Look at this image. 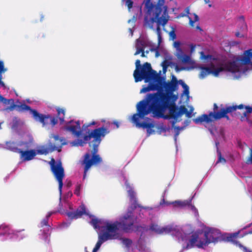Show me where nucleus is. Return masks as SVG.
<instances>
[{"label":"nucleus","instance_id":"obj_1","mask_svg":"<svg viewBox=\"0 0 252 252\" xmlns=\"http://www.w3.org/2000/svg\"><path fill=\"white\" fill-rule=\"evenodd\" d=\"M178 84L184 89L182 96L186 95L187 100H189V87L182 80L178 81L173 75L171 81L166 82L164 77L156 72L148 86H144L140 93L155 91L158 92L147 94L145 99L137 103V113L131 117V122L138 128H146L148 136L154 133L155 130L152 129L155 126L154 122L150 118H144V117L152 113L154 117L167 118V117H164V113L177 99V96L174 94L173 92L178 89Z\"/></svg>","mask_w":252,"mask_h":252},{"label":"nucleus","instance_id":"obj_2","mask_svg":"<svg viewBox=\"0 0 252 252\" xmlns=\"http://www.w3.org/2000/svg\"><path fill=\"white\" fill-rule=\"evenodd\" d=\"M131 213L124 216L120 222L112 221L106 220L92 219L91 223L95 229L103 232L98 235V240L93 252H96L103 243L108 240L117 239L121 237L120 229L128 231L134 223L133 218Z\"/></svg>","mask_w":252,"mask_h":252},{"label":"nucleus","instance_id":"obj_3","mask_svg":"<svg viewBox=\"0 0 252 252\" xmlns=\"http://www.w3.org/2000/svg\"><path fill=\"white\" fill-rule=\"evenodd\" d=\"M200 54L201 59L204 61V63H206L205 66L197 63L194 66L190 67H180L178 65H176L175 66L176 71L179 72L183 70H190L194 68H198L201 69L199 78L203 79L209 74H212L213 76L217 77L220 73L226 70L230 72L234 78L237 79L239 78L235 77L233 72L229 70V63L233 60L236 56L233 57L225 63H224L222 60L213 58L211 55H204L203 52H201Z\"/></svg>","mask_w":252,"mask_h":252},{"label":"nucleus","instance_id":"obj_4","mask_svg":"<svg viewBox=\"0 0 252 252\" xmlns=\"http://www.w3.org/2000/svg\"><path fill=\"white\" fill-rule=\"evenodd\" d=\"M150 0H147L145 2V24L151 29L154 28V22L164 26L169 19L167 7L164 5V0H158L157 4H153Z\"/></svg>","mask_w":252,"mask_h":252},{"label":"nucleus","instance_id":"obj_5","mask_svg":"<svg viewBox=\"0 0 252 252\" xmlns=\"http://www.w3.org/2000/svg\"><path fill=\"white\" fill-rule=\"evenodd\" d=\"M252 49L245 51L243 55L237 56L229 64V70L232 71L235 77H240L252 70Z\"/></svg>","mask_w":252,"mask_h":252},{"label":"nucleus","instance_id":"obj_6","mask_svg":"<svg viewBox=\"0 0 252 252\" xmlns=\"http://www.w3.org/2000/svg\"><path fill=\"white\" fill-rule=\"evenodd\" d=\"M179 231L181 233L178 236L176 237L178 238L179 241L184 242L186 244V246L183 244L184 249H189L194 247L204 248L208 245V241H206L204 234L196 233L187 234L180 227Z\"/></svg>","mask_w":252,"mask_h":252},{"label":"nucleus","instance_id":"obj_7","mask_svg":"<svg viewBox=\"0 0 252 252\" xmlns=\"http://www.w3.org/2000/svg\"><path fill=\"white\" fill-rule=\"evenodd\" d=\"M243 108V105L242 104L239 105V106H229L226 107L225 108H222L219 112H216V110L217 109L218 106L216 104H214V112H211L209 115H203L200 117L193 119V121L195 124H199L204 122H206V124H209L210 123H212L215 120L220 119L224 117H226L228 119V116H226L227 113L232 112L236 110L237 109H242Z\"/></svg>","mask_w":252,"mask_h":252},{"label":"nucleus","instance_id":"obj_8","mask_svg":"<svg viewBox=\"0 0 252 252\" xmlns=\"http://www.w3.org/2000/svg\"><path fill=\"white\" fill-rule=\"evenodd\" d=\"M106 128L103 127L96 128L93 130L88 135L83 136L82 139H77L71 142L72 146H83L84 144L86 143L88 141L93 138L92 142H94L93 146L94 147V153L97 152V147L99 145L101 139L105 135L108 133Z\"/></svg>","mask_w":252,"mask_h":252},{"label":"nucleus","instance_id":"obj_9","mask_svg":"<svg viewBox=\"0 0 252 252\" xmlns=\"http://www.w3.org/2000/svg\"><path fill=\"white\" fill-rule=\"evenodd\" d=\"M135 66L136 69L134 71L133 76L136 82L144 80L145 83H149L156 72L152 69L151 64L148 63L141 65L139 60L136 61Z\"/></svg>","mask_w":252,"mask_h":252},{"label":"nucleus","instance_id":"obj_10","mask_svg":"<svg viewBox=\"0 0 252 252\" xmlns=\"http://www.w3.org/2000/svg\"><path fill=\"white\" fill-rule=\"evenodd\" d=\"M50 139L48 146H39L35 150L36 151V155L37 154L46 155L55 150L60 152L61 150L62 146L66 144L64 139L62 138H60L58 135L51 134L50 136Z\"/></svg>","mask_w":252,"mask_h":252},{"label":"nucleus","instance_id":"obj_11","mask_svg":"<svg viewBox=\"0 0 252 252\" xmlns=\"http://www.w3.org/2000/svg\"><path fill=\"white\" fill-rule=\"evenodd\" d=\"M17 110L19 111H25L29 110L30 113L36 121L41 122L43 126L46 124H51L52 126H55L58 122V120L55 117L51 116L43 115L38 113L36 110L31 109V108L25 104H17L15 105Z\"/></svg>","mask_w":252,"mask_h":252},{"label":"nucleus","instance_id":"obj_12","mask_svg":"<svg viewBox=\"0 0 252 252\" xmlns=\"http://www.w3.org/2000/svg\"><path fill=\"white\" fill-rule=\"evenodd\" d=\"M92 125L99 126L98 122L93 121L88 125H84L82 128L79 121H70L67 122L64 126V129L71 132L75 137L79 138L83 135V130Z\"/></svg>","mask_w":252,"mask_h":252},{"label":"nucleus","instance_id":"obj_13","mask_svg":"<svg viewBox=\"0 0 252 252\" xmlns=\"http://www.w3.org/2000/svg\"><path fill=\"white\" fill-rule=\"evenodd\" d=\"M49 164L51 166V170L59 183V190L60 194V200H61V195L62 193V188L63 186V179L64 177V172L63 168L61 161L55 162L54 158H52Z\"/></svg>","mask_w":252,"mask_h":252},{"label":"nucleus","instance_id":"obj_14","mask_svg":"<svg viewBox=\"0 0 252 252\" xmlns=\"http://www.w3.org/2000/svg\"><path fill=\"white\" fill-rule=\"evenodd\" d=\"M193 110L192 107H190L189 110L188 111L187 109L184 106H180L179 108H174L170 109L171 117L169 118L170 122L173 126L177 122L181 120V118L184 114H186L188 118L191 117Z\"/></svg>","mask_w":252,"mask_h":252},{"label":"nucleus","instance_id":"obj_15","mask_svg":"<svg viewBox=\"0 0 252 252\" xmlns=\"http://www.w3.org/2000/svg\"><path fill=\"white\" fill-rule=\"evenodd\" d=\"M33 138L29 134H27L23 137V139L18 142H7L6 143L5 148L13 152L19 153L20 149L18 147H24V148L28 149L30 147L29 144L32 142Z\"/></svg>","mask_w":252,"mask_h":252},{"label":"nucleus","instance_id":"obj_16","mask_svg":"<svg viewBox=\"0 0 252 252\" xmlns=\"http://www.w3.org/2000/svg\"><path fill=\"white\" fill-rule=\"evenodd\" d=\"M174 47L176 49V56L178 59L182 63L187 64L193 67L196 64V63L191 58L190 56L186 55L184 53L180 48L181 43L179 41H175L173 44Z\"/></svg>","mask_w":252,"mask_h":252},{"label":"nucleus","instance_id":"obj_17","mask_svg":"<svg viewBox=\"0 0 252 252\" xmlns=\"http://www.w3.org/2000/svg\"><path fill=\"white\" fill-rule=\"evenodd\" d=\"M150 229L158 234H166L170 233L172 235L178 236L181 232L179 231V227L173 226H166L161 227L156 223L152 224L150 226Z\"/></svg>","mask_w":252,"mask_h":252},{"label":"nucleus","instance_id":"obj_18","mask_svg":"<svg viewBox=\"0 0 252 252\" xmlns=\"http://www.w3.org/2000/svg\"><path fill=\"white\" fill-rule=\"evenodd\" d=\"M90 158V154L87 153L84 156V159L82 161V164L85 165L83 179L86 177L87 171L93 165L97 164L101 161V158L98 155H94L91 159Z\"/></svg>","mask_w":252,"mask_h":252},{"label":"nucleus","instance_id":"obj_19","mask_svg":"<svg viewBox=\"0 0 252 252\" xmlns=\"http://www.w3.org/2000/svg\"><path fill=\"white\" fill-rule=\"evenodd\" d=\"M152 42L149 41L147 38L144 37H140L137 39L135 43V48L136 49L134 55H137L141 53V57H145L144 49L146 47H152Z\"/></svg>","mask_w":252,"mask_h":252},{"label":"nucleus","instance_id":"obj_20","mask_svg":"<svg viewBox=\"0 0 252 252\" xmlns=\"http://www.w3.org/2000/svg\"><path fill=\"white\" fill-rule=\"evenodd\" d=\"M67 206L71 211H66L65 214L71 219H78L83 215L89 216L88 211L86 209L84 205H81L76 210V211H72L73 210L72 205L71 203H68Z\"/></svg>","mask_w":252,"mask_h":252},{"label":"nucleus","instance_id":"obj_21","mask_svg":"<svg viewBox=\"0 0 252 252\" xmlns=\"http://www.w3.org/2000/svg\"><path fill=\"white\" fill-rule=\"evenodd\" d=\"M190 201L188 200H177L173 202H165L164 199L162 200V203L166 204L167 205H172L174 208H182L187 205H189L190 209L194 213V215L197 217L198 216L197 209L193 205H190Z\"/></svg>","mask_w":252,"mask_h":252},{"label":"nucleus","instance_id":"obj_22","mask_svg":"<svg viewBox=\"0 0 252 252\" xmlns=\"http://www.w3.org/2000/svg\"><path fill=\"white\" fill-rule=\"evenodd\" d=\"M19 153L20 154V158L23 161L32 160L36 156L35 150L23 151L20 149Z\"/></svg>","mask_w":252,"mask_h":252},{"label":"nucleus","instance_id":"obj_23","mask_svg":"<svg viewBox=\"0 0 252 252\" xmlns=\"http://www.w3.org/2000/svg\"><path fill=\"white\" fill-rule=\"evenodd\" d=\"M0 229H3L4 230V233H3V235H12L11 237L12 238H18L19 235L21 236V237L19 238L22 239L23 237L22 236V235L21 234V231H17L16 232V233L14 231L11 229L8 226L4 225H1L0 226Z\"/></svg>","mask_w":252,"mask_h":252},{"label":"nucleus","instance_id":"obj_24","mask_svg":"<svg viewBox=\"0 0 252 252\" xmlns=\"http://www.w3.org/2000/svg\"><path fill=\"white\" fill-rule=\"evenodd\" d=\"M125 185L126 186V189L130 197V201L133 205V208H136L137 204L136 203L135 193L132 190V188L128 185L127 181L126 180Z\"/></svg>","mask_w":252,"mask_h":252},{"label":"nucleus","instance_id":"obj_25","mask_svg":"<svg viewBox=\"0 0 252 252\" xmlns=\"http://www.w3.org/2000/svg\"><path fill=\"white\" fill-rule=\"evenodd\" d=\"M189 19V25L191 27H193L194 26V23L199 21L198 16L195 13L189 14V15H186Z\"/></svg>","mask_w":252,"mask_h":252},{"label":"nucleus","instance_id":"obj_26","mask_svg":"<svg viewBox=\"0 0 252 252\" xmlns=\"http://www.w3.org/2000/svg\"><path fill=\"white\" fill-rule=\"evenodd\" d=\"M55 213V212H50L46 215V218L43 220L41 222V227H43L44 226H47V221L49 218L53 214Z\"/></svg>","mask_w":252,"mask_h":252},{"label":"nucleus","instance_id":"obj_27","mask_svg":"<svg viewBox=\"0 0 252 252\" xmlns=\"http://www.w3.org/2000/svg\"><path fill=\"white\" fill-rule=\"evenodd\" d=\"M57 112L58 115L59 116V119L61 121V123L63 122L64 121V110L63 109L58 108L57 109Z\"/></svg>","mask_w":252,"mask_h":252},{"label":"nucleus","instance_id":"obj_28","mask_svg":"<svg viewBox=\"0 0 252 252\" xmlns=\"http://www.w3.org/2000/svg\"><path fill=\"white\" fill-rule=\"evenodd\" d=\"M185 128V126L182 127H174V130L175 132V136H174V140L175 141H177V137L179 135L180 131L184 130Z\"/></svg>","mask_w":252,"mask_h":252},{"label":"nucleus","instance_id":"obj_29","mask_svg":"<svg viewBox=\"0 0 252 252\" xmlns=\"http://www.w3.org/2000/svg\"><path fill=\"white\" fill-rule=\"evenodd\" d=\"M6 70L7 69L4 67L3 62L0 60V82H2V73L5 72Z\"/></svg>","mask_w":252,"mask_h":252},{"label":"nucleus","instance_id":"obj_30","mask_svg":"<svg viewBox=\"0 0 252 252\" xmlns=\"http://www.w3.org/2000/svg\"><path fill=\"white\" fill-rule=\"evenodd\" d=\"M157 24V28L156 29V32L158 35V40L159 43L160 42L161 37V31L160 28L159 27L160 25L163 26L162 24H158V22H156Z\"/></svg>","mask_w":252,"mask_h":252},{"label":"nucleus","instance_id":"obj_31","mask_svg":"<svg viewBox=\"0 0 252 252\" xmlns=\"http://www.w3.org/2000/svg\"><path fill=\"white\" fill-rule=\"evenodd\" d=\"M0 86H1V83H0ZM10 101L13 102V99H7L0 94V102H2L3 104H8Z\"/></svg>","mask_w":252,"mask_h":252},{"label":"nucleus","instance_id":"obj_32","mask_svg":"<svg viewBox=\"0 0 252 252\" xmlns=\"http://www.w3.org/2000/svg\"><path fill=\"white\" fill-rule=\"evenodd\" d=\"M122 242L126 247H128L131 244L132 241L128 239H123Z\"/></svg>","mask_w":252,"mask_h":252},{"label":"nucleus","instance_id":"obj_33","mask_svg":"<svg viewBox=\"0 0 252 252\" xmlns=\"http://www.w3.org/2000/svg\"><path fill=\"white\" fill-rule=\"evenodd\" d=\"M246 162L248 164H251L252 163V148L250 149V156L247 159Z\"/></svg>","mask_w":252,"mask_h":252},{"label":"nucleus","instance_id":"obj_34","mask_svg":"<svg viewBox=\"0 0 252 252\" xmlns=\"http://www.w3.org/2000/svg\"><path fill=\"white\" fill-rule=\"evenodd\" d=\"M81 188V185L80 184L76 186V189L74 190V194H75L77 196L80 195V190Z\"/></svg>","mask_w":252,"mask_h":252},{"label":"nucleus","instance_id":"obj_35","mask_svg":"<svg viewBox=\"0 0 252 252\" xmlns=\"http://www.w3.org/2000/svg\"><path fill=\"white\" fill-rule=\"evenodd\" d=\"M126 5L127 6L129 11H130V8H132L133 5V1L131 0H127L126 2Z\"/></svg>","mask_w":252,"mask_h":252},{"label":"nucleus","instance_id":"obj_36","mask_svg":"<svg viewBox=\"0 0 252 252\" xmlns=\"http://www.w3.org/2000/svg\"><path fill=\"white\" fill-rule=\"evenodd\" d=\"M219 159L217 162V163L219 162L225 163V159L221 157L220 153L218 152Z\"/></svg>","mask_w":252,"mask_h":252},{"label":"nucleus","instance_id":"obj_37","mask_svg":"<svg viewBox=\"0 0 252 252\" xmlns=\"http://www.w3.org/2000/svg\"><path fill=\"white\" fill-rule=\"evenodd\" d=\"M246 112L244 113V115L247 116V114L251 113L252 112V108L249 106L246 107Z\"/></svg>","mask_w":252,"mask_h":252},{"label":"nucleus","instance_id":"obj_38","mask_svg":"<svg viewBox=\"0 0 252 252\" xmlns=\"http://www.w3.org/2000/svg\"><path fill=\"white\" fill-rule=\"evenodd\" d=\"M169 35L170 37L173 40L175 39L176 37V34L174 31H171L169 33Z\"/></svg>","mask_w":252,"mask_h":252},{"label":"nucleus","instance_id":"obj_39","mask_svg":"<svg viewBox=\"0 0 252 252\" xmlns=\"http://www.w3.org/2000/svg\"><path fill=\"white\" fill-rule=\"evenodd\" d=\"M190 54H192L195 51V46L191 44V45H190Z\"/></svg>","mask_w":252,"mask_h":252},{"label":"nucleus","instance_id":"obj_40","mask_svg":"<svg viewBox=\"0 0 252 252\" xmlns=\"http://www.w3.org/2000/svg\"><path fill=\"white\" fill-rule=\"evenodd\" d=\"M190 123L189 121L187 120L184 122V126L185 127L187 126L188 125H189V123Z\"/></svg>","mask_w":252,"mask_h":252},{"label":"nucleus","instance_id":"obj_41","mask_svg":"<svg viewBox=\"0 0 252 252\" xmlns=\"http://www.w3.org/2000/svg\"><path fill=\"white\" fill-rule=\"evenodd\" d=\"M48 237V233H45L44 235V239L45 241L47 240Z\"/></svg>","mask_w":252,"mask_h":252},{"label":"nucleus","instance_id":"obj_42","mask_svg":"<svg viewBox=\"0 0 252 252\" xmlns=\"http://www.w3.org/2000/svg\"><path fill=\"white\" fill-rule=\"evenodd\" d=\"M162 66H163V70L164 72H165L166 71V67L164 65V63H162Z\"/></svg>","mask_w":252,"mask_h":252},{"label":"nucleus","instance_id":"obj_43","mask_svg":"<svg viewBox=\"0 0 252 252\" xmlns=\"http://www.w3.org/2000/svg\"><path fill=\"white\" fill-rule=\"evenodd\" d=\"M129 33L130 34V36H132L133 35V31L131 29H129Z\"/></svg>","mask_w":252,"mask_h":252},{"label":"nucleus","instance_id":"obj_44","mask_svg":"<svg viewBox=\"0 0 252 252\" xmlns=\"http://www.w3.org/2000/svg\"><path fill=\"white\" fill-rule=\"evenodd\" d=\"M185 10H186V12H187V13L188 14V15H189V14H190L189 13V8H187Z\"/></svg>","mask_w":252,"mask_h":252},{"label":"nucleus","instance_id":"obj_45","mask_svg":"<svg viewBox=\"0 0 252 252\" xmlns=\"http://www.w3.org/2000/svg\"><path fill=\"white\" fill-rule=\"evenodd\" d=\"M0 83H1V87H3L4 88H6V86H5V85L3 82H0Z\"/></svg>","mask_w":252,"mask_h":252},{"label":"nucleus","instance_id":"obj_46","mask_svg":"<svg viewBox=\"0 0 252 252\" xmlns=\"http://www.w3.org/2000/svg\"><path fill=\"white\" fill-rule=\"evenodd\" d=\"M242 22H243V29L244 30L246 29V24L244 23V21H243V20L242 19Z\"/></svg>","mask_w":252,"mask_h":252},{"label":"nucleus","instance_id":"obj_47","mask_svg":"<svg viewBox=\"0 0 252 252\" xmlns=\"http://www.w3.org/2000/svg\"><path fill=\"white\" fill-rule=\"evenodd\" d=\"M236 36L237 37H241L242 35H241L240 32H238L236 33Z\"/></svg>","mask_w":252,"mask_h":252},{"label":"nucleus","instance_id":"obj_48","mask_svg":"<svg viewBox=\"0 0 252 252\" xmlns=\"http://www.w3.org/2000/svg\"><path fill=\"white\" fill-rule=\"evenodd\" d=\"M114 124L115 125H116V126H117V128H118L119 127V124H118V122H114Z\"/></svg>","mask_w":252,"mask_h":252},{"label":"nucleus","instance_id":"obj_49","mask_svg":"<svg viewBox=\"0 0 252 252\" xmlns=\"http://www.w3.org/2000/svg\"><path fill=\"white\" fill-rule=\"evenodd\" d=\"M196 29L197 30H199L200 31H201V29L200 28V27L199 26H197L196 27Z\"/></svg>","mask_w":252,"mask_h":252},{"label":"nucleus","instance_id":"obj_50","mask_svg":"<svg viewBox=\"0 0 252 252\" xmlns=\"http://www.w3.org/2000/svg\"><path fill=\"white\" fill-rule=\"evenodd\" d=\"M204 1L206 3H208L209 2V0H204Z\"/></svg>","mask_w":252,"mask_h":252},{"label":"nucleus","instance_id":"obj_51","mask_svg":"<svg viewBox=\"0 0 252 252\" xmlns=\"http://www.w3.org/2000/svg\"><path fill=\"white\" fill-rule=\"evenodd\" d=\"M66 225V226H68V225H66V224L65 223H64L63 224V227L64 226V225Z\"/></svg>","mask_w":252,"mask_h":252},{"label":"nucleus","instance_id":"obj_52","mask_svg":"<svg viewBox=\"0 0 252 252\" xmlns=\"http://www.w3.org/2000/svg\"><path fill=\"white\" fill-rule=\"evenodd\" d=\"M85 251L86 252H89L87 251V247H86L85 248Z\"/></svg>","mask_w":252,"mask_h":252},{"label":"nucleus","instance_id":"obj_53","mask_svg":"<svg viewBox=\"0 0 252 252\" xmlns=\"http://www.w3.org/2000/svg\"><path fill=\"white\" fill-rule=\"evenodd\" d=\"M2 124V123H0V129L1 128V124Z\"/></svg>","mask_w":252,"mask_h":252},{"label":"nucleus","instance_id":"obj_54","mask_svg":"<svg viewBox=\"0 0 252 252\" xmlns=\"http://www.w3.org/2000/svg\"><path fill=\"white\" fill-rule=\"evenodd\" d=\"M209 7H211L212 6V5L211 4H209Z\"/></svg>","mask_w":252,"mask_h":252},{"label":"nucleus","instance_id":"obj_55","mask_svg":"<svg viewBox=\"0 0 252 252\" xmlns=\"http://www.w3.org/2000/svg\"><path fill=\"white\" fill-rule=\"evenodd\" d=\"M146 53L147 54H148V53H149V51H146Z\"/></svg>","mask_w":252,"mask_h":252},{"label":"nucleus","instance_id":"obj_56","mask_svg":"<svg viewBox=\"0 0 252 252\" xmlns=\"http://www.w3.org/2000/svg\"><path fill=\"white\" fill-rule=\"evenodd\" d=\"M140 250H143L142 248H141V249H140ZM144 250H145V249H143V251H144Z\"/></svg>","mask_w":252,"mask_h":252},{"label":"nucleus","instance_id":"obj_57","mask_svg":"<svg viewBox=\"0 0 252 252\" xmlns=\"http://www.w3.org/2000/svg\"><path fill=\"white\" fill-rule=\"evenodd\" d=\"M130 21H131V20H128V22H129V23Z\"/></svg>","mask_w":252,"mask_h":252},{"label":"nucleus","instance_id":"obj_58","mask_svg":"<svg viewBox=\"0 0 252 252\" xmlns=\"http://www.w3.org/2000/svg\"><path fill=\"white\" fill-rule=\"evenodd\" d=\"M102 122H105V121H104V120H102Z\"/></svg>","mask_w":252,"mask_h":252},{"label":"nucleus","instance_id":"obj_59","mask_svg":"<svg viewBox=\"0 0 252 252\" xmlns=\"http://www.w3.org/2000/svg\"><path fill=\"white\" fill-rule=\"evenodd\" d=\"M216 146H217L218 143H217V142H216Z\"/></svg>","mask_w":252,"mask_h":252}]
</instances>
